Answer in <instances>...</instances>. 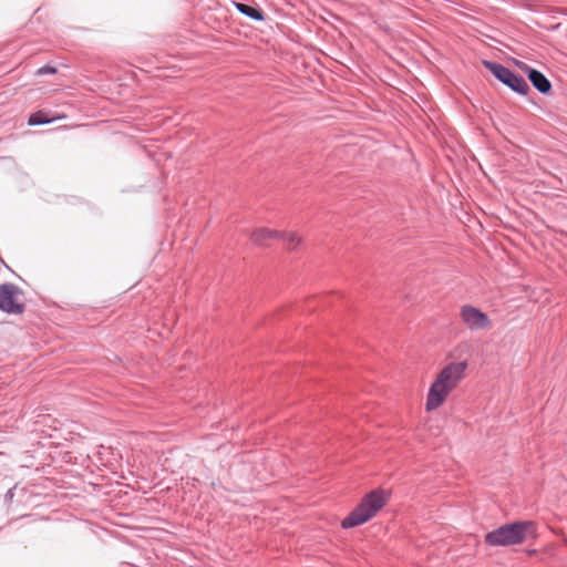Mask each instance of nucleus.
<instances>
[{
  "mask_svg": "<svg viewBox=\"0 0 567 567\" xmlns=\"http://www.w3.org/2000/svg\"><path fill=\"white\" fill-rule=\"evenodd\" d=\"M446 358L450 361L434 374L429 386L425 400L426 412H433L441 408L466 378L468 360H455L454 351L449 352Z\"/></svg>",
  "mask_w": 567,
  "mask_h": 567,
  "instance_id": "1",
  "label": "nucleus"
},
{
  "mask_svg": "<svg viewBox=\"0 0 567 567\" xmlns=\"http://www.w3.org/2000/svg\"><path fill=\"white\" fill-rule=\"evenodd\" d=\"M536 524L532 520L516 522L503 525L485 535V543L489 546H511L536 538Z\"/></svg>",
  "mask_w": 567,
  "mask_h": 567,
  "instance_id": "2",
  "label": "nucleus"
},
{
  "mask_svg": "<svg viewBox=\"0 0 567 567\" xmlns=\"http://www.w3.org/2000/svg\"><path fill=\"white\" fill-rule=\"evenodd\" d=\"M390 494L384 489H374L367 494L361 503L347 516L341 526L351 528L373 518L388 503Z\"/></svg>",
  "mask_w": 567,
  "mask_h": 567,
  "instance_id": "3",
  "label": "nucleus"
},
{
  "mask_svg": "<svg viewBox=\"0 0 567 567\" xmlns=\"http://www.w3.org/2000/svg\"><path fill=\"white\" fill-rule=\"evenodd\" d=\"M460 320L470 331H487L493 327L489 316L472 305L461 306Z\"/></svg>",
  "mask_w": 567,
  "mask_h": 567,
  "instance_id": "4",
  "label": "nucleus"
},
{
  "mask_svg": "<svg viewBox=\"0 0 567 567\" xmlns=\"http://www.w3.org/2000/svg\"><path fill=\"white\" fill-rule=\"evenodd\" d=\"M0 310L20 315L24 310L22 291L13 284L0 285Z\"/></svg>",
  "mask_w": 567,
  "mask_h": 567,
  "instance_id": "5",
  "label": "nucleus"
},
{
  "mask_svg": "<svg viewBox=\"0 0 567 567\" xmlns=\"http://www.w3.org/2000/svg\"><path fill=\"white\" fill-rule=\"evenodd\" d=\"M484 64L496 79L509 86L513 91L519 94H526L529 91V86L526 81L514 74L509 69L488 61H485Z\"/></svg>",
  "mask_w": 567,
  "mask_h": 567,
  "instance_id": "6",
  "label": "nucleus"
},
{
  "mask_svg": "<svg viewBox=\"0 0 567 567\" xmlns=\"http://www.w3.org/2000/svg\"><path fill=\"white\" fill-rule=\"evenodd\" d=\"M280 231L266 227L256 228L250 234V239L259 246H268L271 241L279 240Z\"/></svg>",
  "mask_w": 567,
  "mask_h": 567,
  "instance_id": "7",
  "label": "nucleus"
},
{
  "mask_svg": "<svg viewBox=\"0 0 567 567\" xmlns=\"http://www.w3.org/2000/svg\"><path fill=\"white\" fill-rule=\"evenodd\" d=\"M528 79L532 84L543 94H547L551 90V84L547 78L537 70H529Z\"/></svg>",
  "mask_w": 567,
  "mask_h": 567,
  "instance_id": "8",
  "label": "nucleus"
},
{
  "mask_svg": "<svg viewBox=\"0 0 567 567\" xmlns=\"http://www.w3.org/2000/svg\"><path fill=\"white\" fill-rule=\"evenodd\" d=\"M66 115L65 114H60V115H56L54 117H49L48 114L43 111H38L35 113H32L29 118H28V124L30 126H33V125H40V124H47V123H51L52 121L54 120H62V118H65Z\"/></svg>",
  "mask_w": 567,
  "mask_h": 567,
  "instance_id": "9",
  "label": "nucleus"
},
{
  "mask_svg": "<svg viewBox=\"0 0 567 567\" xmlns=\"http://www.w3.org/2000/svg\"><path fill=\"white\" fill-rule=\"evenodd\" d=\"M288 250L297 249L301 243L302 238L298 233L295 231H280V238Z\"/></svg>",
  "mask_w": 567,
  "mask_h": 567,
  "instance_id": "10",
  "label": "nucleus"
},
{
  "mask_svg": "<svg viewBox=\"0 0 567 567\" xmlns=\"http://www.w3.org/2000/svg\"><path fill=\"white\" fill-rule=\"evenodd\" d=\"M235 7L237 8V10L239 12H241L243 14H245L254 20H257V21L264 20V13L254 7H250V6L244 4V3H239V2H236Z\"/></svg>",
  "mask_w": 567,
  "mask_h": 567,
  "instance_id": "11",
  "label": "nucleus"
},
{
  "mask_svg": "<svg viewBox=\"0 0 567 567\" xmlns=\"http://www.w3.org/2000/svg\"><path fill=\"white\" fill-rule=\"evenodd\" d=\"M56 72V69L54 66H49V65H45V66H42L40 68L38 71H37V75H43V74H54Z\"/></svg>",
  "mask_w": 567,
  "mask_h": 567,
  "instance_id": "12",
  "label": "nucleus"
},
{
  "mask_svg": "<svg viewBox=\"0 0 567 567\" xmlns=\"http://www.w3.org/2000/svg\"><path fill=\"white\" fill-rule=\"evenodd\" d=\"M515 64L524 72H527L529 74V70H532L526 63L522 61H515Z\"/></svg>",
  "mask_w": 567,
  "mask_h": 567,
  "instance_id": "13",
  "label": "nucleus"
},
{
  "mask_svg": "<svg viewBox=\"0 0 567 567\" xmlns=\"http://www.w3.org/2000/svg\"><path fill=\"white\" fill-rule=\"evenodd\" d=\"M557 535L563 536V544L567 546V537L564 535L563 530H554Z\"/></svg>",
  "mask_w": 567,
  "mask_h": 567,
  "instance_id": "14",
  "label": "nucleus"
}]
</instances>
